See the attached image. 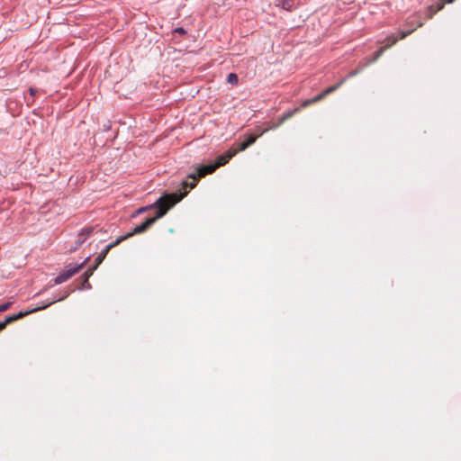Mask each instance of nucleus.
I'll return each instance as SVG.
<instances>
[{
	"mask_svg": "<svg viewBox=\"0 0 461 461\" xmlns=\"http://www.w3.org/2000/svg\"><path fill=\"white\" fill-rule=\"evenodd\" d=\"M182 197L183 195L177 196L176 194H165L158 199V201L151 205V207H156L157 209L156 215L148 218L143 223L136 226L131 232L126 235L127 239L132 235L140 234L147 230L158 219L164 216L172 206L181 201Z\"/></svg>",
	"mask_w": 461,
	"mask_h": 461,
	"instance_id": "1",
	"label": "nucleus"
},
{
	"mask_svg": "<svg viewBox=\"0 0 461 461\" xmlns=\"http://www.w3.org/2000/svg\"><path fill=\"white\" fill-rule=\"evenodd\" d=\"M68 296V294L64 295L63 297L61 298H59V299H56V300H53V301H50L48 303H45L41 306H38L36 308H33L30 311H26V312H18L17 314H14V315H11V316H8L4 321H0V331H2L4 329H5V327L7 326V324H10L17 320H20L25 316H27L28 314L30 313H32V312H35L39 310H42V309H45L47 308L48 306L51 305L52 303H54L55 302H58V301H61L63 299H65L66 297Z\"/></svg>",
	"mask_w": 461,
	"mask_h": 461,
	"instance_id": "2",
	"label": "nucleus"
},
{
	"mask_svg": "<svg viewBox=\"0 0 461 461\" xmlns=\"http://www.w3.org/2000/svg\"><path fill=\"white\" fill-rule=\"evenodd\" d=\"M127 236L119 237L114 242L107 245L105 249L96 257L95 260V265L86 270V280L93 275L94 271L98 267V266L104 261L108 252L117 245H119L122 241L125 240Z\"/></svg>",
	"mask_w": 461,
	"mask_h": 461,
	"instance_id": "3",
	"label": "nucleus"
},
{
	"mask_svg": "<svg viewBox=\"0 0 461 461\" xmlns=\"http://www.w3.org/2000/svg\"><path fill=\"white\" fill-rule=\"evenodd\" d=\"M90 257H87L85 261H83L81 264L76 266V267H71V266H68L67 267L66 270H64L63 272H61L55 279H54V283L55 285H59L61 283H64L66 282L67 280H68L70 277H72L73 276H75L77 273H78L84 267L85 265L86 264V262L89 260Z\"/></svg>",
	"mask_w": 461,
	"mask_h": 461,
	"instance_id": "4",
	"label": "nucleus"
},
{
	"mask_svg": "<svg viewBox=\"0 0 461 461\" xmlns=\"http://www.w3.org/2000/svg\"><path fill=\"white\" fill-rule=\"evenodd\" d=\"M269 130H271L270 127H266L264 129L257 128L254 134L249 135L246 140L239 143L237 148L234 149L237 150V152L245 150L247 148L255 143L258 138L267 132Z\"/></svg>",
	"mask_w": 461,
	"mask_h": 461,
	"instance_id": "5",
	"label": "nucleus"
},
{
	"mask_svg": "<svg viewBox=\"0 0 461 461\" xmlns=\"http://www.w3.org/2000/svg\"><path fill=\"white\" fill-rule=\"evenodd\" d=\"M340 85H341V83H339L338 85L331 86L328 87L327 89H325L321 94L314 96L313 98L307 99V100L303 101L302 104V107H307L311 104H313L324 99L329 94L334 92Z\"/></svg>",
	"mask_w": 461,
	"mask_h": 461,
	"instance_id": "6",
	"label": "nucleus"
},
{
	"mask_svg": "<svg viewBox=\"0 0 461 461\" xmlns=\"http://www.w3.org/2000/svg\"><path fill=\"white\" fill-rule=\"evenodd\" d=\"M188 179H191V181H188V180H184L181 184L182 185V189H184V192L181 193V194H176V193H173L172 194H176L177 196H180V195H183V197L181 198V200L188 193V190L187 188L190 190V189H193L196 185H197V182L199 180L200 177H198V175L197 174H190L188 176H187Z\"/></svg>",
	"mask_w": 461,
	"mask_h": 461,
	"instance_id": "7",
	"label": "nucleus"
},
{
	"mask_svg": "<svg viewBox=\"0 0 461 461\" xmlns=\"http://www.w3.org/2000/svg\"><path fill=\"white\" fill-rule=\"evenodd\" d=\"M237 153L238 152H237V150L234 148H230L228 151H226L225 153L220 155L216 158V162L214 163L217 166V168L219 167H221V166H224L225 164H227L229 162V160L232 157H234Z\"/></svg>",
	"mask_w": 461,
	"mask_h": 461,
	"instance_id": "8",
	"label": "nucleus"
},
{
	"mask_svg": "<svg viewBox=\"0 0 461 461\" xmlns=\"http://www.w3.org/2000/svg\"><path fill=\"white\" fill-rule=\"evenodd\" d=\"M389 40H391V43L389 44H384V46H382L381 48H379V50L377 51H375V55H374V58L372 59H370L368 61V63H372V62H375L380 57L381 55L390 47H392L393 45H394L397 41H398V38L395 37L394 35H390L389 36Z\"/></svg>",
	"mask_w": 461,
	"mask_h": 461,
	"instance_id": "9",
	"label": "nucleus"
},
{
	"mask_svg": "<svg viewBox=\"0 0 461 461\" xmlns=\"http://www.w3.org/2000/svg\"><path fill=\"white\" fill-rule=\"evenodd\" d=\"M93 232L92 228L84 229L77 236V240L75 242V246L70 249V251H75L79 246H81Z\"/></svg>",
	"mask_w": 461,
	"mask_h": 461,
	"instance_id": "10",
	"label": "nucleus"
},
{
	"mask_svg": "<svg viewBox=\"0 0 461 461\" xmlns=\"http://www.w3.org/2000/svg\"><path fill=\"white\" fill-rule=\"evenodd\" d=\"M300 111V108H294L292 111H288L285 113L279 119L278 122L276 124H273L272 126H269L272 129H276L279 126H281L285 121L293 117L296 113Z\"/></svg>",
	"mask_w": 461,
	"mask_h": 461,
	"instance_id": "11",
	"label": "nucleus"
},
{
	"mask_svg": "<svg viewBox=\"0 0 461 461\" xmlns=\"http://www.w3.org/2000/svg\"><path fill=\"white\" fill-rule=\"evenodd\" d=\"M216 168H217V166L215 164L204 165V166H202L197 168L196 174L198 175V177H203L206 175H209V174H212V172H214L216 170Z\"/></svg>",
	"mask_w": 461,
	"mask_h": 461,
	"instance_id": "12",
	"label": "nucleus"
},
{
	"mask_svg": "<svg viewBox=\"0 0 461 461\" xmlns=\"http://www.w3.org/2000/svg\"><path fill=\"white\" fill-rule=\"evenodd\" d=\"M281 6L285 10L291 11L294 6V3L291 0H284L281 3Z\"/></svg>",
	"mask_w": 461,
	"mask_h": 461,
	"instance_id": "13",
	"label": "nucleus"
},
{
	"mask_svg": "<svg viewBox=\"0 0 461 461\" xmlns=\"http://www.w3.org/2000/svg\"><path fill=\"white\" fill-rule=\"evenodd\" d=\"M454 1L455 0H441L439 3L437 4L435 12H438V11L442 10L446 4H450Z\"/></svg>",
	"mask_w": 461,
	"mask_h": 461,
	"instance_id": "14",
	"label": "nucleus"
},
{
	"mask_svg": "<svg viewBox=\"0 0 461 461\" xmlns=\"http://www.w3.org/2000/svg\"><path fill=\"white\" fill-rule=\"evenodd\" d=\"M238 76L234 73H230L228 75L227 81L230 84H237L238 83Z\"/></svg>",
	"mask_w": 461,
	"mask_h": 461,
	"instance_id": "15",
	"label": "nucleus"
},
{
	"mask_svg": "<svg viewBox=\"0 0 461 461\" xmlns=\"http://www.w3.org/2000/svg\"><path fill=\"white\" fill-rule=\"evenodd\" d=\"M11 305H12L11 302H7L5 303L0 304V312H4L7 311Z\"/></svg>",
	"mask_w": 461,
	"mask_h": 461,
	"instance_id": "16",
	"label": "nucleus"
},
{
	"mask_svg": "<svg viewBox=\"0 0 461 461\" xmlns=\"http://www.w3.org/2000/svg\"><path fill=\"white\" fill-rule=\"evenodd\" d=\"M415 29H412V30H410V31H406V32H400V39H404L406 38L408 35H410L411 33H412L414 32Z\"/></svg>",
	"mask_w": 461,
	"mask_h": 461,
	"instance_id": "17",
	"label": "nucleus"
},
{
	"mask_svg": "<svg viewBox=\"0 0 461 461\" xmlns=\"http://www.w3.org/2000/svg\"><path fill=\"white\" fill-rule=\"evenodd\" d=\"M82 278H83V287H90V285L88 283V279L86 280V271L84 273V275L82 276Z\"/></svg>",
	"mask_w": 461,
	"mask_h": 461,
	"instance_id": "18",
	"label": "nucleus"
},
{
	"mask_svg": "<svg viewBox=\"0 0 461 461\" xmlns=\"http://www.w3.org/2000/svg\"><path fill=\"white\" fill-rule=\"evenodd\" d=\"M176 33H178V34H185V31L184 28L182 27H179V28H176L175 31H174Z\"/></svg>",
	"mask_w": 461,
	"mask_h": 461,
	"instance_id": "19",
	"label": "nucleus"
},
{
	"mask_svg": "<svg viewBox=\"0 0 461 461\" xmlns=\"http://www.w3.org/2000/svg\"><path fill=\"white\" fill-rule=\"evenodd\" d=\"M148 208H149V207H142V208L139 209V211H138V212H144L145 210H147ZM149 208H152V207L150 206Z\"/></svg>",
	"mask_w": 461,
	"mask_h": 461,
	"instance_id": "20",
	"label": "nucleus"
},
{
	"mask_svg": "<svg viewBox=\"0 0 461 461\" xmlns=\"http://www.w3.org/2000/svg\"><path fill=\"white\" fill-rule=\"evenodd\" d=\"M30 94L32 95H35V90L33 88H30Z\"/></svg>",
	"mask_w": 461,
	"mask_h": 461,
	"instance_id": "21",
	"label": "nucleus"
},
{
	"mask_svg": "<svg viewBox=\"0 0 461 461\" xmlns=\"http://www.w3.org/2000/svg\"><path fill=\"white\" fill-rule=\"evenodd\" d=\"M385 44L391 43V40H389V36L384 41Z\"/></svg>",
	"mask_w": 461,
	"mask_h": 461,
	"instance_id": "22",
	"label": "nucleus"
}]
</instances>
